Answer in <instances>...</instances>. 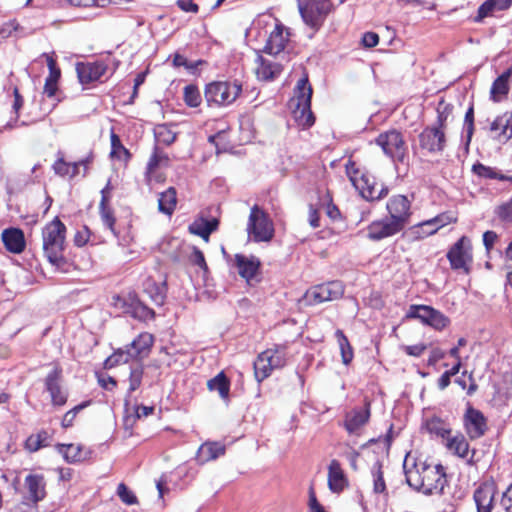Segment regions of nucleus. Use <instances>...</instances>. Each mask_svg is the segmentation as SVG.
<instances>
[{"mask_svg": "<svg viewBox=\"0 0 512 512\" xmlns=\"http://www.w3.org/2000/svg\"><path fill=\"white\" fill-rule=\"evenodd\" d=\"M60 156L54 161L52 165V170L54 173L62 178H69V162H67L61 153H58Z\"/></svg>", "mask_w": 512, "mask_h": 512, "instance_id": "obj_57", "label": "nucleus"}, {"mask_svg": "<svg viewBox=\"0 0 512 512\" xmlns=\"http://www.w3.org/2000/svg\"><path fill=\"white\" fill-rule=\"evenodd\" d=\"M406 482L415 491L425 495L441 494L447 484L445 468L441 464L417 460L405 471Z\"/></svg>", "mask_w": 512, "mask_h": 512, "instance_id": "obj_1", "label": "nucleus"}, {"mask_svg": "<svg viewBox=\"0 0 512 512\" xmlns=\"http://www.w3.org/2000/svg\"><path fill=\"white\" fill-rule=\"evenodd\" d=\"M112 186L110 182L101 190V200L99 203V215L103 224L113 233L115 237H119L116 230V216L113 207L110 204Z\"/></svg>", "mask_w": 512, "mask_h": 512, "instance_id": "obj_23", "label": "nucleus"}, {"mask_svg": "<svg viewBox=\"0 0 512 512\" xmlns=\"http://www.w3.org/2000/svg\"><path fill=\"white\" fill-rule=\"evenodd\" d=\"M137 300L138 296L135 293H129L127 296L114 295L112 305L131 316Z\"/></svg>", "mask_w": 512, "mask_h": 512, "instance_id": "obj_48", "label": "nucleus"}, {"mask_svg": "<svg viewBox=\"0 0 512 512\" xmlns=\"http://www.w3.org/2000/svg\"><path fill=\"white\" fill-rule=\"evenodd\" d=\"M425 429L430 435L440 438L443 441H445L452 432L449 424L438 416H433L427 419L425 422Z\"/></svg>", "mask_w": 512, "mask_h": 512, "instance_id": "obj_38", "label": "nucleus"}, {"mask_svg": "<svg viewBox=\"0 0 512 512\" xmlns=\"http://www.w3.org/2000/svg\"><path fill=\"white\" fill-rule=\"evenodd\" d=\"M66 235L67 227L57 216L46 223L41 231L43 255L57 268L66 264L64 256L67 247Z\"/></svg>", "mask_w": 512, "mask_h": 512, "instance_id": "obj_2", "label": "nucleus"}, {"mask_svg": "<svg viewBox=\"0 0 512 512\" xmlns=\"http://www.w3.org/2000/svg\"><path fill=\"white\" fill-rule=\"evenodd\" d=\"M1 240L5 249L13 254H20L26 248V239L22 229L10 227L1 233Z\"/></svg>", "mask_w": 512, "mask_h": 512, "instance_id": "obj_25", "label": "nucleus"}, {"mask_svg": "<svg viewBox=\"0 0 512 512\" xmlns=\"http://www.w3.org/2000/svg\"><path fill=\"white\" fill-rule=\"evenodd\" d=\"M52 370L44 378L45 390L49 393L53 406H64L68 400V393L64 390L63 368L59 361L50 363Z\"/></svg>", "mask_w": 512, "mask_h": 512, "instance_id": "obj_10", "label": "nucleus"}, {"mask_svg": "<svg viewBox=\"0 0 512 512\" xmlns=\"http://www.w3.org/2000/svg\"><path fill=\"white\" fill-rule=\"evenodd\" d=\"M375 143L394 163L408 164V146L401 131H384L376 137Z\"/></svg>", "mask_w": 512, "mask_h": 512, "instance_id": "obj_6", "label": "nucleus"}, {"mask_svg": "<svg viewBox=\"0 0 512 512\" xmlns=\"http://www.w3.org/2000/svg\"><path fill=\"white\" fill-rule=\"evenodd\" d=\"M290 29L277 20L274 29L270 32L264 52L270 55H278L285 50L290 41Z\"/></svg>", "mask_w": 512, "mask_h": 512, "instance_id": "obj_19", "label": "nucleus"}, {"mask_svg": "<svg viewBox=\"0 0 512 512\" xmlns=\"http://www.w3.org/2000/svg\"><path fill=\"white\" fill-rule=\"evenodd\" d=\"M308 509L309 512H327L324 506L318 501L314 486L311 485L308 489Z\"/></svg>", "mask_w": 512, "mask_h": 512, "instance_id": "obj_61", "label": "nucleus"}, {"mask_svg": "<svg viewBox=\"0 0 512 512\" xmlns=\"http://www.w3.org/2000/svg\"><path fill=\"white\" fill-rule=\"evenodd\" d=\"M386 210L388 217L404 229L412 215L411 201L405 195H393L386 203Z\"/></svg>", "mask_w": 512, "mask_h": 512, "instance_id": "obj_15", "label": "nucleus"}, {"mask_svg": "<svg viewBox=\"0 0 512 512\" xmlns=\"http://www.w3.org/2000/svg\"><path fill=\"white\" fill-rule=\"evenodd\" d=\"M353 186L365 200L370 202L385 198L389 192L388 187L379 183L376 178L369 173L361 174V178L356 180Z\"/></svg>", "mask_w": 512, "mask_h": 512, "instance_id": "obj_13", "label": "nucleus"}, {"mask_svg": "<svg viewBox=\"0 0 512 512\" xmlns=\"http://www.w3.org/2000/svg\"><path fill=\"white\" fill-rule=\"evenodd\" d=\"M242 93V84L237 81H213L204 89V97L210 107H225L236 101Z\"/></svg>", "mask_w": 512, "mask_h": 512, "instance_id": "obj_4", "label": "nucleus"}, {"mask_svg": "<svg viewBox=\"0 0 512 512\" xmlns=\"http://www.w3.org/2000/svg\"><path fill=\"white\" fill-rule=\"evenodd\" d=\"M406 318L417 319L423 325L429 326L436 331H443L451 324L448 316L429 305H410Z\"/></svg>", "mask_w": 512, "mask_h": 512, "instance_id": "obj_9", "label": "nucleus"}, {"mask_svg": "<svg viewBox=\"0 0 512 512\" xmlns=\"http://www.w3.org/2000/svg\"><path fill=\"white\" fill-rule=\"evenodd\" d=\"M117 495L126 505H136L139 503L137 496L127 487L126 484L120 483L117 487Z\"/></svg>", "mask_w": 512, "mask_h": 512, "instance_id": "obj_56", "label": "nucleus"}, {"mask_svg": "<svg viewBox=\"0 0 512 512\" xmlns=\"http://www.w3.org/2000/svg\"><path fill=\"white\" fill-rule=\"evenodd\" d=\"M419 147L429 154L442 153L447 146L446 131L435 126H426L418 135Z\"/></svg>", "mask_w": 512, "mask_h": 512, "instance_id": "obj_11", "label": "nucleus"}, {"mask_svg": "<svg viewBox=\"0 0 512 512\" xmlns=\"http://www.w3.org/2000/svg\"><path fill=\"white\" fill-rule=\"evenodd\" d=\"M95 377L101 388L113 391L117 387V381L114 377L104 372H95Z\"/></svg>", "mask_w": 512, "mask_h": 512, "instance_id": "obj_58", "label": "nucleus"}, {"mask_svg": "<svg viewBox=\"0 0 512 512\" xmlns=\"http://www.w3.org/2000/svg\"><path fill=\"white\" fill-rule=\"evenodd\" d=\"M403 230L388 216L372 221L367 226V238L371 241H381L393 237Z\"/></svg>", "mask_w": 512, "mask_h": 512, "instance_id": "obj_17", "label": "nucleus"}, {"mask_svg": "<svg viewBox=\"0 0 512 512\" xmlns=\"http://www.w3.org/2000/svg\"><path fill=\"white\" fill-rule=\"evenodd\" d=\"M131 317L141 322H147L154 320L156 313L138 298Z\"/></svg>", "mask_w": 512, "mask_h": 512, "instance_id": "obj_51", "label": "nucleus"}, {"mask_svg": "<svg viewBox=\"0 0 512 512\" xmlns=\"http://www.w3.org/2000/svg\"><path fill=\"white\" fill-rule=\"evenodd\" d=\"M225 451L226 448L223 444L207 441L198 448L195 460L199 465H204L207 462L224 455Z\"/></svg>", "mask_w": 512, "mask_h": 512, "instance_id": "obj_30", "label": "nucleus"}, {"mask_svg": "<svg viewBox=\"0 0 512 512\" xmlns=\"http://www.w3.org/2000/svg\"><path fill=\"white\" fill-rule=\"evenodd\" d=\"M108 64L102 60L94 62H78L76 64V73L79 82L82 85H88L100 80L106 74Z\"/></svg>", "mask_w": 512, "mask_h": 512, "instance_id": "obj_20", "label": "nucleus"}, {"mask_svg": "<svg viewBox=\"0 0 512 512\" xmlns=\"http://www.w3.org/2000/svg\"><path fill=\"white\" fill-rule=\"evenodd\" d=\"M495 214L501 222L506 224L512 223V197L508 201L497 206Z\"/></svg>", "mask_w": 512, "mask_h": 512, "instance_id": "obj_55", "label": "nucleus"}, {"mask_svg": "<svg viewBox=\"0 0 512 512\" xmlns=\"http://www.w3.org/2000/svg\"><path fill=\"white\" fill-rule=\"evenodd\" d=\"M348 486V479L338 460H331L328 466V487L333 493H341Z\"/></svg>", "mask_w": 512, "mask_h": 512, "instance_id": "obj_28", "label": "nucleus"}, {"mask_svg": "<svg viewBox=\"0 0 512 512\" xmlns=\"http://www.w3.org/2000/svg\"><path fill=\"white\" fill-rule=\"evenodd\" d=\"M286 349L285 345L275 344L273 347L263 351L264 356L268 358L272 370L281 369L286 365Z\"/></svg>", "mask_w": 512, "mask_h": 512, "instance_id": "obj_39", "label": "nucleus"}, {"mask_svg": "<svg viewBox=\"0 0 512 512\" xmlns=\"http://www.w3.org/2000/svg\"><path fill=\"white\" fill-rule=\"evenodd\" d=\"M56 450L62 454L64 460L68 463H79L83 462L87 457L89 452L84 449V446L81 444H63L58 443L56 445Z\"/></svg>", "mask_w": 512, "mask_h": 512, "instance_id": "obj_33", "label": "nucleus"}, {"mask_svg": "<svg viewBox=\"0 0 512 512\" xmlns=\"http://www.w3.org/2000/svg\"><path fill=\"white\" fill-rule=\"evenodd\" d=\"M143 374L144 369L142 366L131 370L129 375V393L136 391L141 386Z\"/></svg>", "mask_w": 512, "mask_h": 512, "instance_id": "obj_60", "label": "nucleus"}, {"mask_svg": "<svg viewBox=\"0 0 512 512\" xmlns=\"http://www.w3.org/2000/svg\"><path fill=\"white\" fill-rule=\"evenodd\" d=\"M168 162H169V157L165 153L160 151L158 148H155L153 154L149 158V161H148L147 167H146V172H145L146 181L148 184L152 183L153 174H155V171L159 167V165H161V164L167 165Z\"/></svg>", "mask_w": 512, "mask_h": 512, "instance_id": "obj_45", "label": "nucleus"}, {"mask_svg": "<svg viewBox=\"0 0 512 512\" xmlns=\"http://www.w3.org/2000/svg\"><path fill=\"white\" fill-rule=\"evenodd\" d=\"M501 505L505 512H512V483L502 493Z\"/></svg>", "mask_w": 512, "mask_h": 512, "instance_id": "obj_64", "label": "nucleus"}, {"mask_svg": "<svg viewBox=\"0 0 512 512\" xmlns=\"http://www.w3.org/2000/svg\"><path fill=\"white\" fill-rule=\"evenodd\" d=\"M247 231L256 242H269L274 237V225L268 213L258 205L250 210Z\"/></svg>", "mask_w": 512, "mask_h": 512, "instance_id": "obj_8", "label": "nucleus"}, {"mask_svg": "<svg viewBox=\"0 0 512 512\" xmlns=\"http://www.w3.org/2000/svg\"><path fill=\"white\" fill-rule=\"evenodd\" d=\"M335 337L340 348L342 362L345 365H349L354 358L353 347L341 329L336 330Z\"/></svg>", "mask_w": 512, "mask_h": 512, "instance_id": "obj_46", "label": "nucleus"}, {"mask_svg": "<svg viewBox=\"0 0 512 512\" xmlns=\"http://www.w3.org/2000/svg\"><path fill=\"white\" fill-rule=\"evenodd\" d=\"M512 76V66L498 76L492 83L490 89V98L494 102L501 101L509 93V80Z\"/></svg>", "mask_w": 512, "mask_h": 512, "instance_id": "obj_36", "label": "nucleus"}, {"mask_svg": "<svg viewBox=\"0 0 512 512\" xmlns=\"http://www.w3.org/2000/svg\"><path fill=\"white\" fill-rule=\"evenodd\" d=\"M230 384L229 378L221 371L215 377L208 380L207 388L209 391H217L222 399L228 400Z\"/></svg>", "mask_w": 512, "mask_h": 512, "instance_id": "obj_41", "label": "nucleus"}, {"mask_svg": "<svg viewBox=\"0 0 512 512\" xmlns=\"http://www.w3.org/2000/svg\"><path fill=\"white\" fill-rule=\"evenodd\" d=\"M130 360H132L130 349H117L105 359L103 368L109 370L120 364L128 363Z\"/></svg>", "mask_w": 512, "mask_h": 512, "instance_id": "obj_49", "label": "nucleus"}, {"mask_svg": "<svg viewBox=\"0 0 512 512\" xmlns=\"http://www.w3.org/2000/svg\"><path fill=\"white\" fill-rule=\"evenodd\" d=\"M111 152L112 158H117L125 163H128L132 157L130 151L122 144L120 137L113 129L110 132Z\"/></svg>", "mask_w": 512, "mask_h": 512, "instance_id": "obj_43", "label": "nucleus"}, {"mask_svg": "<svg viewBox=\"0 0 512 512\" xmlns=\"http://www.w3.org/2000/svg\"><path fill=\"white\" fill-rule=\"evenodd\" d=\"M53 439V433L46 429H40L27 437L24 442V448L30 453L39 451L42 448L49 447Z\"/></svg>", "mask_w": 512, "mask_h": 512, "instance_id": "obj_35", "label": "nucleus"}, {"mask_svg": "<svg viewBox=\"0 0 512 512\" xmlns=\"http://www.w3.org/2000/svg\"><path fill=\"white\" fill-rule=\"evenodd\" d=\"M46 60L49 74L45 80L43 92L47 97L52 98L58 91V82L61 78V70L52 56L47 55Z\"/></svg>", "mask_w": 512, "mask_h": 512, "instance_id": "obj_32", "label": "nucleus"}, {"mask_svg": "<svg viewBox=\"0 0 512 512\" xmlns=\"http://www.w3.org/2000/svg\"><path fill=\"white\" fill-rule=\"evenodd\" d=\"M344 293V287L340 281H330L311 287L307 293L310 304H320L326 301L339 299Z\"/></svg>", "mask_w": 512, "mask_h": 512, "instance_id": "obj_16", "label": "nucleus"}, {"mask_svg": "<svg viewBox=\"0 0 512 512\" xmlns=\"http://www.w3.org/2000/svg\"><path fill=\"white\" fill-rule=\"evenodd\" d=\"M490 131L496 134L498 140L512 138V113L506 112L497 116L490 125Z\"/></svg>", "mask_w": 512, "mask_h": 512, "instance_id": "obj_34", "label": "nucleus"}, {"mask_svg": "<svg viewBox=\"0 0 512 512\" xmlns=\"http://www.w3.org/2000/svg\"><path fill=\"white\" fill-rule=\"evenodd\" d=\"M24 486L27 490L26 499L36 505L44 500L46 492V481L42 474H29L25 477Z\"/></svg>", "mask_w": 512, "mask_h": 512, "instance_id": "obj_24", "label": "nucleus"}, {"mask_svg": "<svg viewBox=\"0 0 512 512\" xmlns=\"http://www.w3.org/2000/svg\"><path fill=\"white\" fill-rule=\"evenodd\" d=\"M235 266L238 274L251 285L253 281L259 282L257 276L260 273L261 262L255 256H246L244 254H235Z\"/></svg>", "mask_w": 512, "mask_h": 512, "instance_id": "obj_22", "label": "nucleus"}, {"mask_svg": "<svg viewBox=\"0 0 512 512\" xmlns=\"http://www.w3.org/2000/svg\"><path fill=\"white\" fill-rule=\"evenodd\" d=\"M219 227V219L217 217L205 218L203 215L196 218L188 227L191 234L201 237L208 242L210 235Z\"/></svg>", "mask_w": 512, "mask_h": 512, "instance_id": "obj_27", "label": "nucleus"}, {"mask_svg": "<svg viewBox=\"0 0 512 512\" xmlns=\"http://www.w3.org/2000/svg\"><path fill=\"white\" fill-rule=\"evenodd\" d=\"M458 221V215L456 212L453 211H445L442 212L435 217L425 220L424 225L433 226L431 228V231L428 232H420L421 227L420 226H412L410 228V234L412 235L413 239L420 240L424 239L428 236L434 235L437 233V231L449 224L456 223Z\"/></svg>", "mask_w": 512, "mask_h": 512, "instance_id": "obj_18", "label": "nucleus"}, {"mask_svg": "<svg viewBox=\"0 0 512 512\" xmlns=\"http://www.w3.org/2000/svg\"><path fill=\"white\" fill-rule=\"evenodd\" d=\"M154 335L149 332L140 333L129 345L126 346V349L131 350V359L135 360H143L146 358L154 344Z\"/></svg>", "mask_w": 512, "mask_h": 512, "instance_id": "obj_26", "label": "nucleus"}, {"mask_svg": "<svg viewBox=\"0 0 512 512\" xmlns=\"http://www.w3.org/2000/svg\"><path fill=\"white\" fill-rule=\"evenodd\" d=\"M154 134L157 143L165 146L173 144L177 138V133L168 124L157 125L154 129Z\"/></svg>", "mask_w": 512, "mask_h": 512, "instance_id": "obj_50", "label": "nucleus"}, {"mask_svg": "<svg viewBox=\"0 0 512 512\" xmlns=\"http://www.w3.org/2000/svg\"><path fill=\"white\" fill-rule=\"evenodd\" d=\"M345 172L352 185L355 184L356 180L361 178V174H365L364 172H361L359 165L352 159V157H350L345 164Z\"/></svg>", "mask_w": 512, "mask_h": 512, "instance_id": "obj_59", "label": "nucleus"}, {"mask_svg": "<svg viewBox=\"0 0 512 512\" xmlns=\"http://www.w3.org/2000/svg\"><path fill=\"white\" fill-rule=\"evenodd\" d=\"M371 416L370 403L366 402L363 408H354L346 413L344 428L350 435H361L362 429L369 422Z\"/></svg>", "mask_w": 512, "mask_h": 512, "instance_id": "obj_21", "label": "nucleus"}, {"mask_svg": "<svg viewBox=\"0 0 512 512\" xmlns=\"http://www.w3.org/2000/svg\"><path fill=\"white\" fill-rule=\"evenodd\" d=\"M497 492L498 486L493 478L480 482L473 493L477 512H492Z\"/></svg>", "mask_w": 512, "mask_h": 512, "instance_id": "obj_14", "label": "nucleus"}, {"mask_svg": "<svg viewBox=\"0 0 512 512\" xmlns=\"http://www.w3.org/2000/svg\"><path fill=\"white\" fill-rule=\"evenodd\" d=\"M463 426L471 440L481 438L488 430L487 418L480 410L474 408L470 403L467 404L463 415Z\"/></svg>", "mask_w": 512, "mask_h": 512, "instance_id": "obj_12", "label": "nucleus"}, {"mask_svg": "<svg viewBox=\"0 0 512 512\" xmlns=\"http://www.w3.org/2000/svg\"><path fill=\"white\" fill-rule=\"evenodd\" d=\"M445 446L449 451H452L458 457L468 459L469 464L475 463L473 460L475 451H473L471 457L468 458L469 443L463 434L457 433L453 436L450 434V436L445 439Z\"/></svg>", "mask_w": 512, "mask_h": 512, "instance_id": "obj_29", "label": "nucleus"}, {"mask_svg": "<svg viewBox=\"0 0 512 512\" xmlns=\"http://www.w3.org/2000/svg\"><path fill=\"white\" fill-rule=\"evenodd\" d=\"M90 237L91 230L88 228V226L84 225L81 229L76 231L73 242L75 246L83 247L89 242Z\"/></svg>", "mask_w": 512, "mask_h": 512, "instance_id": "obj_62", "label": "nucleus"}, {"mask_svg": "<svg viewBox=\"0 0 512 512\" xmlns=\"http://www.w3.org/2000/svg\"><path fill=\"white\" fill-rule=\"evenodd\" d=\"M177 206V191L174 187H169L159 194L158 210L159 212L171 216Z\"/></svg>", "mask_w": 512, "mask_h": 512, "instance_id": "obj_40", "label": "nucleus"}, {"mask_svg": "<svg viewBox=\"0 0 512 512\" xmlns=\"http://www.w3.org/2000/svg\"><path fill=\"white\" fill-rule=\"evenodd\" d=\"M455 382L464 390L467 391L468 395H473L477 389L478 385L472 375V373L468 374L467 371H464L460 377H458Z\"/></svg>", "mask_w": 512, "mask_h": 512, "instance_id": "obj_54", "label": "nucleus"}, {"mask_svg": "<svg viewBox=\"0 0 512 512\" xmlns=\"http://www.w3.org/2000/svg\"><path fill=\"white\" fill-rule=\"evenodd\" d=\"M202 61H198L196 63H189L186 57L179 53H175L173 55V66L174 67H185L187 70H194L197 68Z\"/></svg>", "mask_w": 512, "mask_h": 512, "instance_id": "obj_63", "label": "nucleus"}, {"mask_svg": "<svg viewBox=\"0 0 512 512\" xmlns=\"http://www.w3.org/2000/svg\"><path fill=\"white\" fill-rule=\"evenodd\" d=\"M91 403H92L91 400L83 401L82 403L76 405L75 407H73L72 409L67 411L63 415V418H62V421H61L62 428L67 429V428L72 427L73 424H74V420H75L77 414L80 411H82L83 409H85L86 407L90 406Z\"/></svg>", "mask_w": 512, "mask_h": 512, "instance_id": "obj_53", "label": "nucleus"}, {"mask_svg": "<svg viewBox=\"0 0 512 512\" xmlns=\"http://www.w3.org/2000/svg\"><path fill=\"white\" fill-rule=\"evenodd\" d=\"M255 72L258 79L263 81H271L280 75L282 72V66L279 63L271 62L262 56H258Z\"/></svg>", "mask_w": 512, "mask_h": 512, "instance_id": "obj_37", "label": "nucleus"}, {"mask_svg": "<svg viewBox=\"0 0 512 512\" xmlns=\"http://www.w3.org/2000/svg\"><path fill=\"white\" fill-rule=\"evenodd\" d=\"M312 94V86L308 77L304 76L297 82L294 96L288 103L295 122L303 129L310 128L315 123V116L311 110Z\"/></svg>", "mask_w": 512, "mask_h": 512, "instance_id": "obj_3", "label": "nucleus"}, {"mask_svg": "<svg viewBox=\"0 0 512 512\" xmlns=\"http://www.w3.org/2000/svg\"><path fill=\"white\" fill-rule=\"evenodd\" d=\"M452 270L469 275L472 271L473 251L470 238L460 237L448 250L446 255Z\"/></svg>", "mask_w": 512, "mask_h": 512, "instance_id": "obj_7", "label": "nucleus"}, {"mask_svg": "<svg viewBox=\"0 0 512 512\" xmlns=\"http://www.w3.org/2000/svg\"><path fill=\"white\" fill-rule=\"evenodd\" d=\"M183 99L187 106L196 108L201 104L202 98L196 85L190 84L184 87Z\"/></svg>", "mask_w": 512, "mask_h": 512, "instance_id": "obj_52", "label": "nucleus"}, {"mask_svg": "<svg viewBox=\"0 0 512 512\" xmlns=\"http://www.w3.org/2000/svg\"><path fill=\"white\" fill-rule=\"evenodd\" d=\"M511 6L512 0H486L479 6L473 21L481 23L485 18L494 16L495 12L508 10Z\"/></svg>", "mask_w": 512, "mask_h": 512, "instance_id": "obj_31", "label": "nucleus"}, {"mask_svg": "<svg viewBox=\"0 0 512 512\" xmlns=\"http://www.w3.org/2000/svg\"><path fill=\"white\" fill-rule=\"evenodd\" d=\"M472 172L480 178L484 179H497L500 181H508L512 183V175L508 176L497 171L496 168L486 166L480 162L472 166Z\"/></svg>", "mask_w": 512, "mask_h": 512, "instance_id": "obj_42", "label": "nucleus"}, {"mask_svg": "<svg viewBox=\"0 0 512 512\" xmlns=\"http://www.w3.org/2000/svg\"><path fill=\"white\" fill-rule=\"evenodd\" d=\"M304 23L317 32L335 10L331 0H297Z\"/></svg>", "mask_w": 512, "mask_h": 512, "instance_id": "obj_5", "label": "nucleus"}, {"mask_svg": "<svg viewBox=\"0 0 512 512\" xmlns=\"http://www.w3.org/2000/svg\"><path fill=\"white\" fill-rule=\"evenodd\" d=\"M453 109L454 107L452 104L446 102L443 98L440 99L436 107L437 118L432 126L446 131L448 126V119L451 117Z\"/></svg>", "mask_w": 512, "mask_h": 512, "instance_id": "obj_44", "label": "nucleus"}, {"mask_svg": "<svg viewBox=\"0 0 512 512\" xmlns=\"http://www.w3.org/2000/svg\"><path fill=\"white\" fill-rule=\"evenodd\" d=\"M253 368L255 379L259 383L268 378L273 372L268 362V358L264 356L263 351L258 354L256 360L253 363Z\"/></svg>", "mask_w": 512, "mask_h": 512, "instance_id": "obj_47", "label": "nucleus"}]
</instances>
